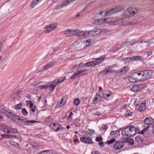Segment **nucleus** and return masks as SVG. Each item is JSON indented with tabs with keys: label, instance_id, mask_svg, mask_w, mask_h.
I'll list each match as a JSON object with an SVG mask.
<instances>
[{
	"label": "nucleus",
	"instance_id": "1",
	"mask_svg": "<svg viewBox=\"0 0 154 154\" xmlns=\"http://www.w3.org/2000/svg\"><path fill=\"white\" fill-rule=\"evenodd\" d=\"M140 132L139 129H137L136 127L134 125H130L122 131V134L130 137L134 135L137 132Z\"/></svg>",
	"mask_w": 154,
	"mask_h": 154
},
{
	"label": "nucleus",
	"instance_id": "2",
	"mask_svg": "<svg viewBox=\"0 0 154 154\" xmlns=\"http://www.w3.org/2000/svg\"><path fill=\"white\" fill-rule=\"evenodd\" d=\"M151 118H146L144 120V122L145 125H147V126L144 129H143L140 132H138L137 133L140 134H145L147 132V129L149 127V125L151 124Z\"/></svg>",
	"mask_w": 154,
	"mask_h": 154
},
{
	"label": "nucleus",
	"instance_id": "3",
	"mask_svg": "<svg viewBox=\"0 0 154 154\" xmlns=\"http://www.w3.org/2000/svg\"><path fill=\"white\" fill-rule=\"evenodd\" d=\"M123 10L124 8L121 6H119L114 8H112L110 10L106 11L107 15V16H110L112 14L118 12L120 11Z\"/></svg>",
	"mask_w": 154,
	"mask_h": 154
},
{
	"label": "nucleus",
	"instance_id": "4",
	"mask_svg": "<svg viewBox=\"0 0 154 154\" xmlns=\"http://www.w3.org/2000/svg\"><path fill=\"white\" fill-rule=\"evenodd\" d=\"M75 0H64L61 3L60 5L57 6L55 9L57 10L60 9L66 6V5L71 3Z\"/></svg>",
	"mask_w": 154,
	"mask_h": 154
},
{
	"label": "nucleus",
	"instance_id": "5",
	"mask_svg": "<svg viewBox=\"0 0 154 154\" xmlns=\"http://www.w3.org/2000/svg\"><path fill=\"white\" fill-rule=\"evenodd\" d=\"M18 120L20 121L19 122L21 124L22 123L24 124V125H30L31 124H33L35 122H39L38 121L35 120H27L25 121L24 119H21L20 118H19L17 119Z\"/></svg>",
	"mask_w": 154,
	"mask_h": 154
},
{
	"label": "nucleus",
	"instance_id": "6",
	"mask_svg": "<svg viewBox=\"0 0 154 154\" xmlns=\"http://www.w3.org/2000/svg\"><path fill=\"white\" fill-rule=\"evenodd\" d=\"M142 57L141 56H134L132 57H128L123 58V61H125V63H128L129 61H133L135 60H139L141 59Z\"/></svg>",
	"mask_w": 154,
	"mask_h": 154
},
{
	"label": "nucleus",
	"instance_id": "7",
	"mask_svg": "<svg viewBox=\"0 0 154 154\" xmlns=\"http://www.w3.org/2000/svg\"><path fill=\"white\" fill-rule=\"evenodd\" d=\"M152 74V71L150 70H143V80L149 79Z\"/></svg>",
	"mask_w": 154,
	"mask_h": 154
},
{
	"label": "nucleus",
	"instance_id": "8",
	"mask_svg": "<svg viewBox=\"0 0 154 154\" xmlns=\"http://www.w3.org/2000/svg\"><path fill=\"white\" fill-rule=\"evenodd\" d=\"M79 32V30H67L64 32V34L69 36H71L73 35H76L77 36V34Z\"/></svg>",
	"mask_w": 154,
	"mask_h": 154
},
{
	"label": "nucleus",
	"instance_id": "9",
	"mask_svg": "<svg viewBox=\"0 0 154 154\" xmlns=\"http://www.w3.org/2000/svg\"><path fill=\"white\" fill-rule=\"evenodd\" d=\"M90 32L91 35H99L101 33V30L98 27H96L94 28L92 30L90 31Z\"/></svg>",
	"mask_w": 154,
	"mask_h": 154
},
{
	"label": "nucleus",
	"instance_id": "10",
	"mask_svg": "<svg viewBox=\"0 0 154 154\" xmlns=\"http://www.w3.org/2000/svg\"><path fill=\"white\" fill-rule=\"evenodd\" d=\"M128 79L129 81L131 82H135L140 80L137 77V73H134L131 75L130 77Z\"/></svg>",
	"mask_w": 154,
	"mask_h": 154
},
{
	"label": "nucleus",
	"instance_id": "11",
	"mask_svg": "<svg viewBox=\"0 0 154 154\" xmlns=\"http://www.w3.org/2000/svg\"><path fill=\"white\" fill-rule=\"evenodd\" d=\"M123 146V142L121 141L116 142L114 145V148L116 149H119L122 148Z\"/></svg>",
	"mask_w": 154,
	"mask_h": 154
},
{
	"label": "nucleus",
	"instance_id": "12",
	"mask_svg": "<svg viewBox=\"0 0 154 154\" xmlns=\"http://www.w3.org/2000/svg\"><path fill=\"white\" fill-rule=\"evenodd\" d=\"M79 32H78L77 34V36H83L84 37H86L87 36H90L91 35H90V31L87 32H84L81 31L79 30Z\"/></svg>",
	"mask_w": 154,
	"mask_h": 154
},
{
	"label": "nucleus",
	"instance_id": "13",
	"mask_svg": "<svg viewBox=\"0 0 154 154\" xmlns=\"http://www.w3.org/2000/svg\"><path fill=\"white\" fill-rule=\"evenodd\" d=\"M113 21L114 22L113 25L119 24L120 25H127V24L124 22V20L122 19H117L116 18H115L114 20Z\"/></svg>",
	"mask_w": 154,
	"mask_h": 154
},
{
	"label": "nucleus",
	"instance_id": "14",
	"mask_svg": "<svg viewBox=\"0 0 154 154\" xmlns=\"http://www.w3.org/2000/svg\"><path fill=\"white\" fill-rule=\"evenodd\" d=\"M80 140L81 141L88 144L93 143L91 139L85 137H82L80 138Z\"/></svg>",
	"mask_w": 154,
	"mask_h": 154
},
{
	"label": "nucleus",
	"instance_id": "15",
	"mask_svg": "<svg viewBox=\"0 0 154 154\" xmlns=\"http://www.w3.org/2000/svg\"><path fill=\"white\" fill-rule=\"evenodd\" d=\"M2 131L3 132L8 134L10 133V130L11 129V127L5 124H3L2 125Z\"/></svg>",
	"mask_w": 154,
	"mask_h": 154
},
{
	"label": "nucleus",
	"instance_id": "16",
	"mask_svg": "<svg viewBox=\"0 0 154 154\" xmlns=\"http://www.w3.org/2000/svg\"><path fill=\"white\" fill-rule=\"evenodd\" d=\"M105 58V57H103V56H102L100 58L95 59V60L93 61L94 62L95 65L101 63L103 62Z\"/></svg>",
	"mask_w": 154,
	"mask_h": 154
},
{
	"label": "nucleus",
	"instance_id": "17",
	"mask_svg": "<svg viewBox=\"0 0 154 154\" xmlns=\"http://www.w3.org/2000/svg\"><path fill=\"white\" fill-rule=\"evenodd\" d=\"M30 146H31L30 147L35 150H40L42 152V150L43 149V147L39 145H30Z\"/></svg>",
	"mask_w": 154,
	"mask_h": 154
},
{
	"label": "nucleus",
	"instance_id": "18",
	"mask_svg": "<svg viewBox=\"0 0 154 154\" xmlns=\"http://www.w3.org/2000/svg\"><path fill=\"white\" fill-rule=\"evenodd\" d=\"M112 72L109 69L105 68L104 70L100 71L99 73L103 75L108 74L109 73H112Z\"/></svg>",
	"mask_w": 154,
	"mask_h": 154
},
{
	"label": "nucleus",
	"instance_id": "19",
	"mask_svg": "<svg viewBox=\"0 0 154 154\" xmlns=\"http://www.w3.org/2000/svg\"><path fill=\"white\" fill-rule=\"evenodd\" d=\"M127 11L130 14L133 15L136 14L137 12V9L133 8H128L127 9Z\"/></svg>",
	"mask_w": 154,
	"mask_h": 154
},
{
	"label": "nucleus",
	"instance_id": "20",
	"mask_svg": "<svg viewBox=\"0 0 154 154\" xmlns=\"http://www.w3.org/2000/svg\"><path fill=\"white\" fill-rule=\"evenodd\" d=\"M146 107L145 104L142 103L138 108V110L140 112L144 111L146 109Z\"/></svg>",
	"mask_w": 154,
	"mask_h": 154
},
{
	"label": "nucleus",
	"instance_id": "21",
	"mask_svg": "<svg viewBox=\"0 0 154 154\" xmlns=\"http://www.w3.org/2000/svg\"><path fill=\"white\" fill-rule=\"evenodd\" d=\"M53 126L54 127L53 128V129L56 131H57L60 129L61 125L58 123H53Z\"/></svg>",
	"mask_w": 154,
	"mask_h": 154
},
{
	"label": "nucleus",
	"instance_id": "22",
	"mask_svg": "<svg viewBox=\"0 0 154 154\" xmlns=\"http://www.w3.org/2000/svg\"><path fill=\"white\" fill-rule=\"evenodd\" d=\"M103 21L102 20L98 19L93 20L92 23L96 25H100L102 23Z\"/></svg>",
	"mask_w": 154,
	"mask_h": 154
},
{
	"label": "nucleus",
	"instance_id": "23",
	"mask_svg": "<svg viewBox=\"0 0 154 154\" xmlns=\"http://www.w3.org/2000/svg\"><path fill=\"white\" fill-rule=\"evenodd\" d=\"M41 0H34L30 4V5L32 8H34L36 5L38 4V2H40Z\"/></svg>",
	"mask_w": 154,
	"mask_h": 154
},
{
	"label": "nucleus",
	"instance_id": "24",
	"mask_svg": "<svg viewBox=\"0 0 154 154\" xmlns=\"http://www.w3.org/2000/svg\"><path fill=\"white\" fill-rule=\"evenodd\" d=\"M115 18H107L104 19V21L107 23H111V24L113 25L114 22L113 20H114Z\"/></svg>",
	"mask_w": 154,
	"mask_h": 154
},
{
	"label": "nucleus",
	"instance_id": "25",
	"mask_svg": "<svg viewBox=\"0 0 154 154\" xmlns=\"http://www.w3.org/2000/svg\"><path fill=\"white\" fill-rule=\"evenodd\" d=\"M129 70V67L127 66H125L122 68L121 69L120 71V72L121 74H125V73Z\"/></svg>",
	"mask_w": 154,
	"mask_h": 154
},
{
	"label": "nucleus",
	"instance_id": "26",
	"mask_svg": "<svg viewBox=\"0 0 154 154\" xmlns=\"http://www.w3.org/2000/svg\"><path fill=\"white\" fill-rule=\"evenodd\" d=\"M100 94L98 93H97L96 94V97H94V99L93 101L94 103L96 104L98 102V99H100Z\"/></svg>",
	"mask_w": 154,
	"mask_h": 154
},
{
	"label": "nucleus",
	"instance_id": "27",
	"mask_svg": "<svg viewBox=\"0 0 154 154\" xmlns=\"http://www.w3.org/2000/svg\"><path fill=\"white\" fill-rule=\"evenodd\" d=\"M54 63H55L52 62L48 63L45 66L44 69V70H46L48 69L50 67L53 66L54 64Z\"/></svg>",
	"mask_w": 154,
	"mask_h": 154
},
{
	"label": "nucleus",
	"instance_id": "28",
	"mask_svg": "<svg viewBox=\"0 0 154 154\" xmlns=\"http://www.w3.org/2000/svg\"><path fill=\"white\" fill-rule=\"evenodd\" d=\"M132 41H128V42H123V44L124 45V46H128V45H131L132 46L134 44V43H136V42H134L133 43H131Z\"/></svg>",
	"mask_w": 154,
	"mask_h": 154
},
{
	"label": "nucleus",
	"instance_id": "29",
	"mask_svg": "<svg viewBox=\"0 0 154 154\" xmlns=\"http://www.w3.org/2000/svg\"><path fill=\"white\" fill-rule=\"evenodd\" d=\"M135 140L137 142H141L144 139L142 136L138 135L136 137Z\"/></svg>",
	"mask_w": 154,
	"mask_h": 154
},
{
	"label": "nucleus",
	"instance_id": "30",
	"mask_svg": "<svg viewBox=\"0 0 154 154\" xmlns=\"http://www.w3.org/2000/svg\"><path fill=\"white\" fill-rule=\"evenodd\" d=\"M133 114V112H131L129 111H128L126 112L125 114V116L127 117H128L130 116H132Z\"/></svg>",
	"mask_w": 154,
	"mask_h": 154
},
{
	"label": "nucleus",
	"instance_id": "31",
	"mask_svg": "<svg viewBox=\"0 0 154 154\" xmlns=\"http://www.w3.org/2000/svg\"><path fill=\"white\" fill-rule=\"evenodd\" d=\"M23 106V105L21 103H20L17 104V105H16L14 107L17 109L20 110L22 108Z\"/></svg>",
	"mask_w": 154,
	"mask_h": 154
},
{
	"label": "nucleus",
	"instance_id": "32",
	"mask_svg": "<svg viewBox=\"0 0 154 154\" xmlns=\"http://www.w3.org/2000/svg\"><path fill=\"white\" fill-rule=\"evenodd\" d=\"M51 31V28L49 26H47L44 28V31L45 32H48Z\"/></svg>",
	"mask_w": 154,
	"mask_h": 154
},
{
	"label": "nucleus",
	"instance_id": "33",
	"mask_svg": "<svg viewBox=\"0 0 154 154\" xmlns=\"http://www.w3.org/2000/svg\"><path fill=\"white\" fill-rule=\"evenodd\" d=\"M85 65L86 66H94V61H91V62H89L88 63H86L85 64Z\"/></svg>",
	"mask_w": 154,
	"mask_h": 154
},
{
	"label": "nucleus",
	"instance_id": "34",
	"mask_svg": "<svg viewBox=\"0 0 154 154\" xmlns=\"http://www.w3.org/2000/svg\"><path fill=\"white\" fill-rule=\"evenodd\" d=\"M50 87L49 84H47L44 85L40 86L39 87V88L41 89H45L46 88L49 87Z\"/></svg>",
	"mask_w": 154,
	"mask_h": 154
},
{
	"label": "nucleus",
	"instance_id": "35",
	"mask_svg": "<svg viewBox=\"0 0 154 154\" xmlns=\"http://www.w3.org/2000/svg\"><path fill=\"white\" fill-rule=\"evenodd\" d=\"M51 31L54 30L56 28L57 24L54 23L50 25Z\"/></svg>",
	"mask_w": 154,
	"mask_h": 154
},
{
	"label": "nucleus",
	"instance_id": "36",
	"mask_svg": "<svg viewBox=\"0 0 154 154\" xmlns=\"http://www.w3.org/2000/svg\"><path fill=\"white\" fill-rule=\"evenodd\" d=\"M22 112L24 116H26L28 114V112L25 108H23L22 109Z\"/></svg>",
	"mask_w": 154,
	"mask_h": 154
},
{
	"label": "nucleus",
	"instance_id": "37",
	"mask_svg": "<svg viewBox=\"0 0 154 154\" xmlns=\"http://www.w3.org/2000/svg\"><path fill=\"white\" fill-rule=\"evenodd\" d=\"M137 85H134L131 88L132 91L136 92L138 91Z\"/></svg>",
	"mask_w": 154,
	"mask_h": 154
},
{
	"label": "nucleus",
	"instance_id": "38",
	"mask_svg": "<svg viewBox=\"0 0 154 154\" xmlns=\"http://www.w3.org/2000/svg\"><path fill=\"white\" fill-rule=\"evenodd\" d=\"M65 79V77H64V79H63L61 81L58 80L57 79H56V80H54V81L51 82L55 83V84H56V83H57V84L61 83V82H63L64 81V80Z\"/></svg>",
	"mask_w": 154,
	"mask_h": 154
},
{
	"label": "nucleus",
	"instance_id": "39",
	"mask_svg": "<svg viewBox=\"0 0 154 154\" xmlns=\"http://www.w3.org/2000/svg\"><path fill=\"white\" fill-rule=\"evenodd\" d=\"M50 87H51V90L52 91H53L56 87L57 85L56 84H49Z\"/></svg>",
	"mask_w": 154,
	"mask_h": 154
},
{
	"label": "nucleus",
	"instance_id": "40",
	"mask_svg": "<svg viewBox=\"0 0 154 154\" xmlns=\"http://www.w3.org/2000/svg\"><path fill=\"white\" fill-rule=\"evenodd\" d=\"M138 91L143 90L144 88V86L142 84L137 85Z\"/></svg>",
	"mask_w": 154,
	"mask_h": 154
},
{
	"label": "nucleus",
	"instance_id": "41",
	"mask_svg": "<svg viewBox=\"0 0 154 154\" xmlns=\"http://www.w3.org/2000/svg\"><path fill=\"white\" fill-rule=\"evenodd\" d=\"M112 95L109 92V94H105L103 95V97L104 98L106 99L107 100L109 99V97Z\"/></svg>",
	"mask_w": 154,
	"mask_h": 154
},
{
	"label": "nucleus",
	"instance_id": "42",
	"mask_svg": "<svg viewBox=\"0 0 154 154\" xmlns=\"http://www.w3.org/2000/svg\"><path fill=\"white\" fill-rule=\"evenodd\" d=\"M116 141L115 139L114 138H112L110 140H108L106 142L107 143L108 145H110L113 142Z\"/></svg>",
	"mask_w": 154,
	"mask_h": 154
},
{
	"label": "nucleus",
	"instance_id": "43",
	"mask_svg": "<svg viewBox=\"0 0 154 154\" xmlns=\"http://www.w3.org/2000/svg\"><path fill=\"white\" fill-rule=\"evenodd\" d=\"M79 103V100L78 98L75 99L74 101V104L76 106L78 105Z\"/></svg>",
	"mask_w": 154,
	"mask_h": 154
},
{
	"label": "nucleus",
	"instance_id": "44",
	"mask_svg": "<svg viewBox=\"0 0 154 154\" xmlns=\"http://www.w3.org/2000/svg\"><path fill=\"white\" fill-rule=\"evenodd\" d=\"M86 70L85 69H84L83 70H80L78 72V73L79 74V75H85L86 74H83V73Z\"/></svg>",
	"mask_w": 154,
	"mask_h": 154
},
{
	"label": "nucleus",
	"instance_id": "45",
	"mask_svg": "<svg viewBox=\"0 0 154 154\" xmlns=\"http://www.w3.org/2000/svg\"><path fill=\"white\" fill-rule=\"evenodd\" d=\"M103 140L102 137H97L95 139V140L97 142H100L102 141Z\"/></svg>",
	"mask_w": 154,
	"mask_h": 154
},
{
	"label": "nucleus",
	"instance_id": "46",
	"mask_svg": "<svg viewBox=\"0 0 154 154\" xmlns=\"http://www.w3.org/2000/svg\"><path fill=\"white\" fill-rule=\"evenodd\" d=\"M143 71H140V72H134V73H137V76H139V75H141V76L142 77H143Z\"/></svg>",
	"mask_w": 154,
	"mask_h": 154
},
{
	"label": "nucleus",
	"instance_id": "47",
	"mask_svg": "<svg viewBox=\"0 0 154 154\" xmlns=\"http://www.w3.org/2000/svg\"><path fill=\"white\" fill-rule=\"evenodd\" d=\"M60 49V48H59L57 46L56 47H53L52 48V50L54 51H58Z\"/></svg>",
	"mask_w": 154,
	"mask_h": 154
},
{
	"label": "nucleus",
	"instance_id": "48",
	"mask_svg": "<svg viewBox=\"0 0 154 154\" xmlns=\"http://www.w3.org/2000/svg\"><path fill=\"white\" fill-rule=\"evenodd\" d=\"M77 76H79L78 72L74 73L70 78L72 79H74Z\"/></svg>",
	"mask_w": 154,
	"mask_h": 154
},
{
	"label": "nucleus",
	"instance_id": "49",
	"mask_svg": "<svg viewBox=\"0 0 154 154\" xmlns=\"http://www.w3.org/2000/svg\"><path fill=\"white\" fill-rule=\"evenodd\" d=\"M10 132L11 133H17V129H12L11 128V129L10 130Z\"/></svg>",
	"mask_w": 154,
	"mask_h": 154
},
{
	"label": "nucleus",
	"instance_id": "50",
	"mask_svg": "<svg viewBox=\"0 0 154 154\" xmlns=\"http://www.w3.org/2000/svg\"><path fill=\"white\" fill-rule=\"evenodd\" d=\"M9 137L10 139H13L14 138H16L17 137L15 135H9Z\"/></svg>",
	"mask_w": 154,
	"mask_h": 154
},
{
	"label": "nucleus",
	"instance_id": "51",
	"mask_svg": "<svg viewBox=\"0 0 154 154\" xmlns=\"http://www.w3.org/2000/svg\"><path fill=\"white\" fill-rule=\"evenodd\" d=\"M98 145L99 146L101 147H104V143L103 142H101L99 143Z\"/></svg>",
	"mask_w": 154,
	"mask_h": 154
},
{
	"label": "nucleus",
	"instance_id": "52",
	"mask_svg": "<svg viewBox=\"0 0 154 154\" xmlns=\"http://www.w3.org/2000/svg\"><path fill=\"white\" fill-rule=\"evenodd\" d=\"M102 128L103 129H107L108 128V127L107 125H104L102 126Z\"/></svg>",
	"mask_w": 154,
	"mask_h": 154
},
{
	"label": "nucleus",
	"instance_id": "53",
	"mask_svg": "<svg viewBox=\"0 0 154 154\" xmlns=\"http://www.w3.org/2000/svg\"><path fill=\"white\" fill-rule=\"evenodd\" d=\"M62 100L63 102V104H64L67 101V99H66V97H63L62 98Z\"/></svg>",
	"mask_w": 154,
	"mask_h": 154
},
{
	"label": "nucleus",
	"instance_id": "54",
	"mask_svg": "<svg viewBox=\"0 0 154 154\" xmlns=\"http://www.w3.org/2000/svg\"><path fill=\"white\" fill-rule=\"evenodd\" d=\"M116 134V131H112L111 132L110 134L112 135H115Z\"/></svg>",
	"mask_w": 154,
	"mask_h": 154
},
{
	"label": "nucleus",
	"instance_id": "55",
	"mask_svg": "<svg viewBox=\"0 0 154 154\" xmlns=\"http://www.w3.org/2000/svg\"><path fill=\"white\" fill-rule=\"evenodd\" d=\"M103 16L104 15V17L107 16V13H106V11H103V13L102 14Z\"/></svg>",
	"mask_w": 154,
	"mask_h": 154
},
{
	"label": "nucleus",
	"instance_id": "56",
	"mask_svg": "<svg viewBox=\"0 0 154 154\" xmlns=\"http://www.w3.org/2000/svg\"><path fill=\"white\" fill-rule=\"evenodd\" d=\"M36 106L35 105H34V108H31V110L32 112H35V108H36Z\"/></svg>",
	"mask_w": 154,
	"mask_h": 154
},
{
	"label": "nucleus",
	"instance_id": "57",
	"mask_svg": "<svg viewBox=\"0 0 154 154\" xmlns=\"http://www.w3.org/2000/svg\"><path fill=\"white\" fill-rule=\"evenodd\" d=\"M147 56L151 55L152 54V51H148L147 52Z\"/></svg>",
	"mask_w": 154,
	"mask_h": 154
},
{
	"label": "nucleus",
	"instance_id": "58",
	"mask_svg": "<svg viewBox=\"0 0 154 154\" xmlns=\"http://www.w3.org/2000/svg\"><path fill=\"white\" fill-rule=\"evenodd\" d=\"M90 41H89V40H86V42L87 43L86 45L87 46H88L90 45Z\"/></svg>",
	"mask_w": 154,
	"mask_h": 154
},
{
	"label": "nucleus",
	"instance_id": "59",
	"mask_svg": "<svg viewBox=\"0 0 154 154\" xmlns=\"http://www.w3.org/2000/svg\"><path fill=\"white\" fill-rule=\"evenodd\" d=\"M34 104L33 103L31 102L30 103V106L29 107L31 109L33 108V106H34Z\"/></svg>",
	"mask_w": 154,
	"mask_h": 154
},
{
	"label": "nucleus",
	"instance_id": "60",
	"mask_svg": "<svg viewBox=\"0 0 154 154\" xmlns=\"http://www.w3.org/2000/svg\"><path fill=\"white\" fill-rule=\"evenodd\" d=\"M128 143L130 145H133L134 144L133 140H131L128 141Z\"/></svg>",
	"mask_w": 154,
	"mask_h": 154
},
{
	"label": "nucleus",
	"instance_id": "61",
	"mask_svg": "<svg viewBox=\"0 0 154 154\" xmlns=\"http://www.w3.org/2000/svg\"><path fill=\"white\" fill-rule=\"evenodd\" d=\"M26 97L29 100H31V96L29 94H26Z\"/></svg>",
	"mask_w": 154,
	"mask_h": 154
},
{
	"label": "nucleus",
	"instance_id": "62",
	"mask_svg": "<svg viewBox=\"0 0 154 154\" xmlns=\"http://www.w3.org/2000/svg\"><path fill=\"white\" fill-rule=\"evenodd\" d=\"M138 103L139 102L138 101L135 100L134 102V105L135 106H137L138 104Z\"/></svg>",
	"mask_w": 154,
	"mask_h": 154
},
{
	"label": "nucleus",
	"instance_id": "63",
	"mask_svg": "<svg viewBox=\"0 0 154 154\" xmlns=\"http://www.w3.org/2000/svg\"><path fill=\"white\" fill-rule=\"evenodd\" d=\"M92 154H99V152L98 151H94L91 152Z\"/></svg>",
	"mask_w": 154,
	"mask_h": 154
},
{
	"label": "nucleus",
	"instance_id": "64",
	"mask_svg": "<svg viewBox=\"0 0 154 154\" xmlns=\"http://www.w3.org/2000/svg\"><path fill=\"white\" fill-rule=\"evenodd\" d=\"M103 13V11H101L100 12H97L96 14L97 15H101Z\"/></svg>",
	"mask_w": 154,
	"mask_h": 154
}]
</instances>
